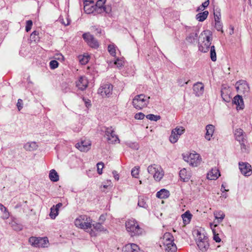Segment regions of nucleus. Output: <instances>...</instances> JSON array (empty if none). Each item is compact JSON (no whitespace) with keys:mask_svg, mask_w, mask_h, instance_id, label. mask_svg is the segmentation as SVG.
Listing matches in <instances>:
<instances>
[{"mask_svg":"<svg viewBox=\"0 0 252 252\" xmlns=\"http://www.w3.org/2000/svg\"><path fill=\"white\" fill-rule=\"evenodd\" d=\"M117 47L114 44H110L108 46V50L110 54L115 57L116 56V50Z\"/></svg>","mask_w":252,"mask_h":252,"instance_id":"4c0bfd02","label":"nucleus"},{"mask_svg":"<svg viewBox=\"0 0 252 252\" xmlns=\"http://www.w3.org/2000/svg\"><path fill=\"white\" fill-rule=\"evenodd\" d=\"M150 97H147L143 94L136 95L133 99L132 104L135 108L141 110L149 103Z\"/></svg>","mask_w":252,"mask_h":252,"instance_id":"39448f33","label":"nucleus"},{"mask_svg":"<svg viewBox=\"0 0 252 252\" xmlns=\"http://www.w3.org/2000/svg\"><path fill=\"white\" fill-rule=\"evenodd\" d=\"M237 84H238V86L236 87V89L238 90H241L242 89V88H243V87H245V86H246L247 87H248V85L245 84H244L243 83H239L238 84V82H237Z\"/></svg>","mask_w":252,"mask_h":252,"instance_id":"13d9d810","label":"nucleus"},{"mask_svg":"<svg viewBox=\"0 0 252 252\" xmlns=\"http://www.w3.org/2000/svg\"><path fill=\"white\" fill-rule=\"evenodd\" d=\"M220 176L219 170L218 168H215L212 169L208 173L207 177V179L210 180H215L218 179Z\"/></svg>","mask_w":252,"mask_h":252,"instance_id":"2eb2a0df","label":"nucleus"},{"mask_svg":"<svg viewBox=\"0 0 252 252\" xmlns=\"http://www.w3.org/2000/svg\"><path fill=\"white\" fill-rule=\"evenodd\" d=\"M148 172L153 175L155 181H160L164 176V172L162 168L156 164H153L148 167Z\"/></svg>","mask_w":252,"mask_h":252,"instance_id":"20e7f679","label":"nucleus"},{"mask_svg":"<svg viewBox=\"0 0 252 252\" xmlns=\"http://www.w3.org/2000/svg\"><path fill=\"white\" fill-rule=\"evenodd\" d=\"M84 10L87 14H93L96 15L99 13H96V9L94 4L93 1L85 0L84 2Z\"/></svg>","mask_w":252,"mask_h":252,"instance_id":"9d476101","label":"nucleus"},{"mask_svg":"<svg viewBox=\"0 0 252 252\" xmlns=\"http://www.w3.org/2000/svg\"><path fill=\"white\" fill-rule=\"evenodd\" d=\"M213 39L212 32L206 30L203 31L198 37L199 50L203 53L209 51Z\"/></svg>","mask_w":252,"mask_h":252,"instance_id":"f257e3e1","label":"nucleus"},{"mask_svg":"<svg viewBox=\"0 0 252 252\" xmlns=\"http://www.w3.org/2000/svg\"><path fill=\"white\" fill-rule=\"evenodd\" d=\"M204 7H202V5H201L200 6H199L198 8H197V11H203L204 10Z\"/></svg>","mask_w":252,"mask_h":252,"instance_id":"e2e57ef3","label":"nucleus"},{"mask_svg":"<svg viewBox=\"0 0 252 252\" xmlns=\"http://www.w3.org/2000/svg\"><path fill=\"white\" fill-rule=\"evenodd\" d=\"M210 58L213 62H215L217 60V55L215 50V47L214 45L210 46Z\"/></svg>","mask_w":252,"mask_h":252,"instance_id":"473e14b6","label":"nucleus"},{"mask_svg":"<svg viewBox=\"0 0 252 252\" xmlns=\"http://www.w3.org/2000/svg\"><path fill=\"white\" fill-rule=\"evenodd\" d=\"M37 147V145L35 142H32L31 143H27L25 145V148L26 150L29 151L33 150Z\"/></svg>","mask_w":252,"mask_h":252,"instance_id":"e433bc0d","label":"nucleus"},{"mask_svg":"<svg viewBox=\"0 0 252 252\" xmlns=\"http://www.w3.org/2000/svg\"><path fill=\"white\" fill-rule=\"evenodd\" d=\"M197 244L198 248L202 251H206L209 249V245L208 242L207 238L203 239L202 240H199L197 241Z\"/></svg>","mask_w":252,"mask_h":252,"instance_id":"f3484780","label":"nucleus"},{"mask_svg":"<svg viewBox=\"0 0 252 252\" xmlns=\"http://www.w3.org/2000/svg\"><path fill=\"white\" fill-rule=\"evenodd\" d=\"M212 231H213V234H214V240L216 242H218V243H219L221 241V239L219 237V234H217L216 231H215V230L214 229V228H212Z\"/></svg>","mask_w":252,"mask_h":252,"instance_id":"5fc2aeb1","label":"nucleus"},{"mask_svg":"<svg viewBox=\"0 0 252 252\" xmlns=\"http://www.w3.org/2000/svg\"><path fill=\"white\" fill-rule=\"evenodd\" d=\"M239 169L245 176H250L252 173L251 165L248 163H239Z\"/></svg>","mask_w":252,"mask_h":252,"instance_id":"9b49d317","label":"nucleus"},{"mask_svg":"<svg viewBox=\"0 0 252 252\" xmlns=\"http://www.w3.org/2000/svg\"><path fill=\"white\" fill-rule=\"evenodd\" d=\"M106 132L107 139L109 143H115L119 141L117 136L113 133V131L110 132L107 130Z\"/></svg>","mask_w":252,"mask_h":252,"instance_id":"4be33fe9","label":"nucleus"},{"mask_svg":"<svg viewBox=\"0 0 252 252\" xmlns=\"http://www.w3.org/2000/svg\"><path fill=\"white\" fill-rule=\"evenodd\" d=\"M55 58L56 60L63 61L64 59V57L61 54H57L55 55Z\"/></svg>","mask_w":252,"mask_h":252,"instance_id":"bf43d9fd","label":"nucleus"},{"mask_svg":"<svg viewBox=\"0 0 252 252\" xmlns=\"http://www.w3.org/2000/svg\"><path fill=\"white\" fill-rule=\"evenodd\" d=\"M214 215L215 216V219L218 220H220V221L222 220L225 215L223 213L221 212H216L214 213Z\"/></svg>","mask_w":252,"mask_h":252,"instance_id":"49530a36","label":"nucleus"},{"mask_svg":"<svg viewBox=\"0 0 252 252\" xmlns=\"http://www.w3.org/2000/svg\"><path fill=\"white\" fill-rule=\"evenodd\" d=\"M92 223V220L86 216H80L75 221L76 226L84 229L90 228Z\"/></svg>","mask_w":252,"mask_h":252,"instance_id":"423d86ee","label":"nucleus"},{"mask_svg":"<svg viewBox=\"0 0 252 252\" xmlns=\"http://www.w3.org/2000/svg\"><path fill=\"white\" fill-rule=\"evenodd\" d=\"M234 134L238 140H239V141L243 140V131L242 129H237L235 131Z\"/></svg>","mask_w":252,"mask_h":252,"instance_id":"2f4dec72","label":"nucleus"},{"mask_svg":"<svg viewBox=\"0 0 252 252\" xmlns=\"http://www.w3.org/2000/svg\"><path fill=\"white\" fill-rule=\"evenodd\" d=\"M91 146V142L89 141H83L80 143H77L76 148L82 152H86L88 151Z\"/></svg>","mask_w":252,"mask_h":252,"instance_id":"dca6fc26","label":"nucleus"},{"mask_svg":"<svg viewBox=\"0 0 252 252\" xmlns=\"http://www.w3.org/2000/svg\"><path fill=\"white\" fill-rule=\"evenodd\" d=\"M48 240L47 237L40 238L38 247L44 248L47 247L48 244Z\"/></svg>","mask_w":252,"mask_h":252,"instance_id":"c9c22d12","label":"nucleus"},{"mask_svg":"<svg viewBox=\"0 0 252 252\" xmlns=\"http://www.w3.org/2000/svg\"><path fill=\"white\" fill-rule=\"evenodd\" d=\"M49 178L53 182H57L59 180V175L54 169H52L50 171Z\"/></svg>","mask_w":252,"mask_h":252,"instance_id":"c85d7f7f","label":"nucleus"},{"mask_svg":"<svg viewBox=\"0 0 252 252\" xmlns=\"http://www.w3.org/2000/svg\"><path fill=\"white\" fill-rule=\"evenodd\" d=\"M233 31H234L233 27H231V31H230V34H232V33H233Z\"/></svg>","mask_w":252,"mask_h":252,"instance_id":"338daca9","label":"nucleus"},{"mask_svg":"<svg viewBox=\"0 0 252 252\" xmlns=\"http://www.w3.org/2000/svg\"><path fill=\"white\" fill-rule=\"evenodd\" d=\"M103 230V228L100 223H96L94 226L93 228L90 231V234L92 236H95L97 233Z\"/></svg>","mask_w":252,"mask_h":252,"instance_id":"b1692460","label":"nucleus"},{"mask_svg":"<svg viewBox=\"0 0 252 252\" xmlns=\"http://www.w3.org/2000/svg\"><path fill=\"white\" fill-rule=\"evenodd\" d=\"M126 230L132 236H137L142 233V230L135 220H129L126 223Z\"/></svg>","mask_w":252,"mask_h":252,"instance_id":"f03ea898","label":"nucleus"},{"mask_svg":"<svg viewBox=\"0 0 252 252\" xmlns=\"http://www.w3.org/2000/svg\"><path fill=\"white\" fill-rule=\"evenodd\" d=\"M76 84L79 90H84L87 87L88 82L87 80H78Z\"/></svg>","mask_w":252,"mask_h":252,"instance_id":"393cba45","label":"nucleus"},{"mask_svg":"<svg viewBox=\"0 0 252 252\" xmlns=\"http://www.w3.org/2000/svg\"><path fill=\"white\" fill-rule=\"evenodd\" d=\"M32 26V20L27 21L26 22V32H29L31 30Z\"/></svg>","mask_w":252,"mask_h":252,"instance_id":"864d4df0","label":"nucleus"},{"mask_svg":"<svg viewBox=\"0 0 252 252\" xmlns=\"http://www.w3.org/2000/svg\"><path fill=\"white\" fill-rule=\"evenodd\" d=\"M184 131L185 128L183 126L176 127L175 129H173L169 138L170 141L172 143L177 142L179 136Z\"/></svg>","mask_w":252,"mask_h":252,"instance_id":"1a4fd4ad","label":"nucleus"},{"mask_svg":"<svg viewBox=\"0 0 252 252\" xmlns=\"http://www.w3.org/2000/svg\"><path fill=\"white\" fill-rule=\"evenodd\" d=\"M209 0H207L205 1V2H204L201 4L202 7H204L205 8L209 5Z\"/></svg>","mask_w":252,"mask_h":252,"instance_id":"052dcab7","label":"nucleus"},{"mask_svg":"<svg viewBox=\"0 0 252 252\" xmlns=\"http://www.w3.org/2000/svg\"><path fill=\"white\" fill-rule=\"evenodd\" d=\"M185 29L188 35L186 37L187 42L195 44L197 41V35L199 32V28L196 26H186Z\"/></svg>","mask_w":252,"mask_h":252,"instance_id":"7ed1b4c3","label":"nucleus"},{"mask_svg":"<svg viewBox=\"0 0 252 252\" xmlns=\"http://www.w3.org/2000/svg\"><path fill=\"white\" fill-rule=\"evenodd\" d=\"M215 27L217 31H221V32H223L222 30V24L220 22V20L215 21Z\"/></svg>","mask_w":252,"mask_h":252,"instance_id":"37998d69","label":"nucleus"},{"mask_svg":"<svg viewBox=\"0 0 252 252\" xmlns=\"http://www.w3.org/2000/svg\"><path fill=\"white\" fill-rule=\"evenodd\" d=\"M209 12L204 11L203 12L199 13L196 15V18L200 22L204 21L208 17Z\"/></svg>","mask_w":252,"mask_h":252,"instance_id":"cd10ccee","label":"nucleus"},{"mask_svg":"<svg viewBox=\"0 0 252 252\" xmlns=\"http://www.w3.org/2000/svg\"><path fill=\"white\" fill-rule=\"evenodd\" d=\"M59 65L58 62L56 60H52L50 62V67L51 69H55Z\"/></svg>","mask_w":252,"mask_h":252,"instance_id":"3c124183","label":"nucleus"},{"mask_svg":"<svg viewBox=\"0 0 252 252\" xmlns=\"http://www.w3.org/2000/svg\"><path fill=\"white\" fill-rule=\"evenodd\" d=\"M112 11V7L110 5H105L103 8H99L97 10V13L100 14L103 12L107 14H110Z\"/></svg>","mask_w":252,"mask_h":252,"instance_id":"7c9ffc66","label":"nucleus"},{"mask_svg":"<svg viewBox=\"0 0 252 252\" xmlns=\"http://www.w3.org/2000/svg\"><path fill=\"white\" fill-rule=\"evenodd\" d=\"M183 158L186 162L192 166H197L201 162L199 155L195 153L184 155Z\"/></svg>","mask_w":252,"mask_h":252,"instance_id":"0eeeda50","label":"nucleus"},{"mask_svg":"<svg viewBox=\"0 0 252 252\" xmlns=\"http://www.w3.org/2000/svg\"><path fill=\"white\" fill-rule=\"evenodd\" d=\"M123 252H143L139 247L135 244H128L122 249Z\"/></svg>","mask_w":252,"mask_h":252,"instance_id":"ddd939ff","label":"nucleus"},{"mask_svg":"<svg viewBox=\"0 0 252 252\" xmlns=\"http://www.w3.org/2000/svg\"><path fill=\"white\" fill-rule=\"evenodd\" d=\"M146 118L151 121H157L160 119V116L154 114H149L146 116Z\"/></svg>","mask_w":252,"mask_h":252,"instance_id":"a18cd8bd","label":"nucleus"},{"mask_svg":"<svg viewBox=\"0 0 252 252\" xmlns=\"http://www.w3.org/2000/svg\"><path fill=\"white\" fill-rule=\"evenodd\" d=\"M162 243L164 247L174 243V239L170 233H165L162 238Z\"/></svg>","mask_w":252,"mask_h":252,"instance_id":"4468645a","label":"nucleus"},{"mask_svg":"<svg viewBox=\"0 0 252 252\" xmlns=\"http://www.w3.org/2000/svg\"><path fill=\"white\" fill-rule=\"evenodd\" d=\"M112 91V86L110 85H105L101 86L98 90V93L102 97H106L110 94Z\"/></svg>","mask_w":252,"mask_h":252,"instance_id":"f8f14e48","label":"nucleus"},{"mask_svg":"<svg viewBox=\"0 0 252 252\" xmlns=\"http://www.w3.org/2000/svg\"><path fill=\"white\" fill-rule=\"evenodd\" d=\"M241 148H242L244 149L245 150H246V145H245L244 144H243V143H242V144H241Z\"/></svg>","mask_w":252,"mask_h":252,"instance_id":"69168bd1","label":"nucleus"},{"mask_svg":"<svg viewBox=\"0 0 252 252\" xmlns=\"http://www.w3.org/2000/svg\"><path fill=\"white\" fill-rule=\"evenodd\" d=\"M194 232L197 241L199 240H202L203 239L207 238L205 235L204 229H195Z\"/></svg>","mask_w":252,"mask_h":252,"instance_id":"5701e85b","label":"nucleus"},{"mask_svg":"<svg viewBox=\"0 0 252 252\" xmlns=\"http://www.w3.org/2000/svg\"><path fill=\"white\" fill-rule=\"evenodd\" d=\"M63 205L62 203L57 204L56 206H53L50 209V217L52 219H55L58 215L59 209Z\"/></svg>","mask_w":252,"mask_h":252,"instance_id":"6ab92c4d","label":"nucleus"},{"mask_svg":"<svg viewBox=\"0 0 252 252\" xmlns=\"http://www.w3.org/2000/svg\"><path fill=\"white\" fill-rule=\"evenodd\" d=\"M169 191L164 189H160L157 193V196L161 199L167 198L169 197Z\"/></svg>","mask_w":252,"mask_h":252,"instance_id":"a878e982","label":"nucleus"},{"mask_svg":"<svg viewBox=\"0 0 252 252\" xmlns=\"http://www.w3.org/2000/svg\"><path fill=\"white\" fill-rule=\"evenodd\" d=\"M104 167V164L102 162H99L97 164V170L99 174H101L102 173V169Z\"/></svg>","mask_w":252,"mask_h":252,"instance_id":"8fccbe9b","label":"nucleus"},{"mask_svg":"<svg viewBox=\"0 0 252 252\" xmlns=\"http://www.w3.org/2000/svg\"><path fill=\"white\" fill-rule=\"evenodd\" d=\"M206 132L205 134V138L207 140H210L214 134L215 131V127L212 125H208L206 126Z\"/></svg>","mask_w":252,"mask_h":252,"instance_id":"aec40b11","label":"nucleus"},{"mask_svg":"<svg viewBox=\"0 0 252 252\" xmlns=\"http://www.w3.org/2000/svg\"><path fill=\"white\" fill-rule=\"evenodd\" d=\"M0 211L3 213V215L2 217L3 218H7L9 217V213L7 212L6 208L1 204H0Z\"/></svg>","mask_w":252,"mask_h":252,"instance_id":"a19ab883","label":"nucleus"},{"mask_svg":"<svg viewBox=\"0 0 252 252\" xmlns=\"http://www.w3.org/2000/svg\"><path fill=\"white\" fill-rule=\"evenodd\" d=\"M214 17L215 21L220 20L221 14L220 9H216L214 11Z\"/></svg>","mask_w":252,"mask_h":252,"instance_id":"de8ad7c7","label":"nucleus"},{"mask_svg":"<svg viewBox=\"0 0 252 252\" xmlns=\"http://www.w3.org/2000/svg\"><path fill=\"white\" fill-rule=\"evenodd\" d=\"M38 34V32L34 31H33L32 33L31 34V36H33L34 35H36Z\"/></svg>","mask_w":252,"mask_h":252,"instance_id":"680f3d73","label":"nucleus"},{"mask_svg":"<svg viewBox=\"0 0 252 252\" xmlns=\"http://www.w3.org/2000/svg\"><path fill=\"white\" fill-rule=\"evenodd\" d=\"M233 102L236 105L237 109H241L244 106L242 97L239 95H237L234 97Z\"/></svg>","mask_w":252,"mask_h":252,"instance_id":"412c9836","label":"nucleus"},{"mask_svg":"<svg viewBox=\"0 0 252 252\" xmlns=\"http://www.w3.org/2000/svg\"><path fill=\"white\" fill-rule=\"evenodd\" d=\"M138 205L140 207H142V208H146L147 207V204L146 203V202L143 198L140 199L139 200Z\"/></svg>","mask_w":252,"mask_h":252,"instance_id":"09e8293b","label":"nucleus"},{"mask_svg":"<svg viewBox=\"0 0 252 252\" xmlns=\"http://www.w3.org/2000/svg\"><path fill=\"white\" fill-rule=\"evenodd\" d=\"M139 168L135 167L131 171V175L133 177L135 178H137L139 175Z\"/></svg>","mask_w":252,"mask_h":252,"instance_id":"603ef678","label":"nucleus"},{"mask_svg":"<svg viewBox=\"0 0 252 252\" xmlns=\"http://www.w3.org/2000/svg\"><path fill=\"white\" fill-rule=\"evenodd\" d=\"M245 1H246L247 0H245ZM248 0V3L249 4H251V0Z\"/></svg>","mask_w":252,"mask_h":252,"instance_id":"774afa93","label":"nucleus"},{"mask_svg":"<svg viewBox=\"0 0 252 252\" xmlns=\"http://www.w3.org/2000/svg\"><path fill=\"white\" fill-rule=\"evenodd\" d=\"M124 61L123 59L117 58V60L114 62V64L118 68L122 67L124 65Z\"/></svg>","mask_w":252,"mask_h":252,"instance_id":"c03bdc74","label":"nucleus"},{"mask_svg":"<svg viewBox=\"0 0 252 252\" xmlns=\"http://www.w3.org/2000/svg\"><path fill=\"white\" fill-rule=\"evenodd\" d=\"M82 37L88 45L92 48H97L99 46L97 40L89 32L84 33Z\"/></svg>","mask_w":252,"mask_h":252,"instance_id":"6e6552de","label":"nucleus"},{"mask_svg":"<svg viewBox=\"0 0 252 252\" xmlns=\"http://www.w3.org/2000/svg\"><path fill=\"white\" fill-rule=\"evenodd\" d=\"M17 106L18 110L20 111L23 107V100L21 99H19L17 103Z\"/></svg>","mask_w":252,"mask_h":252,"instance_id":"4d7b16f0","label":"nucleus"},{"mask_svg":"<svg viewBox=\"0 0 252 252\" xmlns=\"http://www.w3.org/2000/svg\"><path fill=\"white\" fill-rule=\"evenodd\" d=\"M164 249L166 252H176L177 251V247L174 243L173 244H170V245L168 246L165 247Z\"/></svg>","mask_w":252,"mask_h":252,"instance_id":"f704fd0d","label":"nucleus"},{"mask_svg":"<svg viewBox=\"0 0 252 252\" xmlns=\"http://www.w3.org/2000/svg\"><path fill=\"white\" fill-rule=\"evenodd\" d=\"M182 217L185 224L189 223L191 220V214L189 212L187 211L182 215Z\"/></svg>","mask_w":252,"mask_h":252,"instance_id":"c756f323","label":"nucleus"},{"mask_svg":"<svg viewBox=\"0 0 252 252\" xmlns=\"http://www.w3.org/2000/svg\"><path fill=\"white\" fill-rule=\"evenodd\" d=\"M39 239L40 238H39L37 237H32L30 238L29 241L32 246L38 247Z\"/></svg>","mask_w":252,"mask_h":252,"instance_id":"72a5a7b5","label":"nucleus"},{"mask_svg":"<svg viewBox=\"0 0 252 252\" xmlns=\"http://www.w3.org/2000/svg\"><path fill=\"white\" fill-rule=\"evenodd\" d=\"M79 60L81 64H85L89 62V58L88 56H79Z\"/></svg>","mask_w":252,"mask_h":252,"instance_id":"ea45409f","label":"nucleus"},{"mask_svg":"<svg viewBox=\"0 0 252 252\" xmlns=\"http://www.w3.org/2000/svg\"><path fill=\"white\" fill-rule=\"evenodd\" d=\"M145 115L142 113H138L135 115V118L137 120H142L144 119Z\"/></svg>","mask_w":252,"mask_h":252,"instance_id":"6e6d98bb","label":"nucleus"},{"mask_svg":"<svg viewBox=\"0 0 252 252\" xmlns=\"http://www.w3.org/2000/svg\"><path fill=\"white\" fill-rule=\"evenodd\" d=\"M65 19H66V21H65V20L63 19V16H61L59 17L58 21L60 22H61L63 25L65 26H68L70 23V20L69 19L68 16H66Z\"/></svg>","mask_w":252,"mask_h":252,"instance_id":"58836bf2","label":"nucleus"},{"mask_svg":"<svg viewBox=\"0 0 252 252\" xmlns=\"http://www.w3.org/2000/svg\"><path fill=\"white\" fill-rule=\"evenodd\" d=\"M204 89V85L201 82H197L193 86V91L198 94H201L203 92Z\"/></svg>","mask_w":252,"mask_h":252,"instance_id":"bb28decb","label":"nucleus"},{"mask_svg":"<svg viewBox=\"0 0 252 252\" xmlns=\"http://www.w3.org/2000/svg\"><path fill=\"white\" fill-rule=\"evenodd\" d=\"M180 176L181 179L184 182L188 181L190 177L191 174L189 171H187L186 168H183L180 172Z\"/></svg>","mask_w":252,"mask_h":252,"instance_id":"a211bd4d","label":"nucleus"},{"mask_svg":"<svg viewBox=\"0 0 252 252\" xmlns=\"http://www.w3.org/2000/svg\"><path fill=\"white\" fill-rule=\"evenodd\" d=\"M106 2V0H98L95 5V8L96 9V13H97V10L99 8L104 7V4Z\"/></svg>","mask_w":252,"mask_h":252,"instance_id":"79ce46f5","label":"nucleus"},{"mask_svg":"<svg viewBox=\"0 0 252 252\" xmlns=\"http://www.w3.org/2000/svg\"><path fill=\"white\" fill-rule=\"evenodd\" d=\"M86 105L87 107L90 106L91 105L90 101H85Z\"/></svg>","mask_w":252,"mask_h":252,"instance_id":"0e129e2a","label":"nucleus"}]
</instances>
